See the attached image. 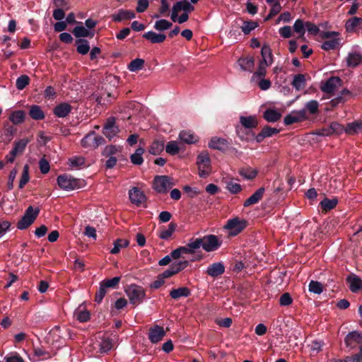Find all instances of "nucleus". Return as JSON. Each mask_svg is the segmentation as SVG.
Returning <instances> with one entry per match:
<instances>
[{"instance_id":"nucleus-61","label":"nucleus","mask_w":362,"mask_h":362,"mask_svg":"<svg viewBox=\"0 0 362 362\" xmlns=\"http://www.w3.org/2000/svg\"><path fill=\"white\" fill-rule=\"evenodd\" d=\"M293 302V299L288 293H283L279 298V304L281 306L290 305Z\"/></svg>"},{"instance_id":"nucleus-38","label":"nucleus","mask_w":362,"mask_h":362,"mask_svg":"<svg viewBox=\"0 0 362 362\" xmlns=\"http://www.w3.org/2000/svg\"><path fill=\"white\" fill-rule=\"evenodd\" d=\"M74 316L76 318L81 322H87L90 319V313L84 308L79 306L74 312Z\"/></svg>"},{"instance_id":"nucleus-8","label":"nucleus","mask_w":362,"mask_h":362,"mask_svg":"<svg viewBox=\"0 0 362 362\" xmlns=\"http://www.w3.org/2000/svg\"><path fill=\"white\" fill-rule=\"evenodd\" d=\"M194 7L190 4L187 0L180 1L176 2L172 8L171 19L173 21L176 22L178 13L183 11L185 12H192Z\"/></svg>"},{"instance_id":"nucleus-12","label":"nucleus","mask_w":362,"mask_h":362,"mask_svg":"<svg viewBox=\"0 0 362 362\" xmlns=\"http://www.w3.org/2000/svg\"><path fill=\"white\" fill-rule=\"evenodd\" d=\"M129 197L131 202L137 206H141L146 199L144 193L136 187L129 191Z\"/></svg>"},{"instance_id":"nucleus-19","label":"nucleus","mask_w":362,"mask_h":362,"mask_svg":"<svg viewBox=\"0 0 362 362\" xmlns=\"http://www.w3.org/2000/svg\"><path fill=\"white\" fill-rule=\"evenodd\" d=\"M225 272V267L221 262H215L209 265L206 273L211 277H216L223 274Z\"/></svg>"},{"instance_id":"nucleus-18","label":"nucleus","mask_w":362,"mask_h":362,"mask_svg":"<svg viewBox=\"0 0 362 362\" xmlns=\"http://www.w3.org/2000/svg\"><path fill=\"white\" fill-rule=\"evenodd\" d=\"M262 59L259 62L270 66L273 63V54L272 49L268 45H263L261 49Z\"/></svg>"},{"instance_id":"nucleus-32","label":"nucleus","mask_w":362,"mask_h":362,"mask_svg":"<svg viewBox=\"0 0 362 362\" xmlns=\"http://www.w3.org/2000/svg\"><path fill=\"white\" fill-rule=\"evenodd\" d=\"M291 84L296 88V90L298 91L304 89L306 86V80L305 75L301 74L296 75L293 77Z\"/></svg>"},{"instance_id":"nucleus-52","label":"nucleus","mask_w":362,"mask_h":362,"mask_svg":"<svg viewBox=\"0 0 362 362\" xmlns=\"http://www.w3.org/2000/svg\"><path fill=\"white\" fill-rule=\"evenodd\" d=\"M226 189L232 194H238L241 192L242 187L240 184L229 180L226 182Z\"/></svg>"},{"instance_id":"nucleus-4","label":"nucleus","mask_w":362,"mask_h":362,"mask_svg":"<svg viewBox=\"0 0 362 362\" xmlns=\"http://www.w3.org/2000/svg\"><path fill=\"white\" fill-rule=\"evenodd\" d=\"M339 33L337 32L322 33V37L327 39V40L325 41L321 45L322 49L326 51H329L337 48L340 44V39L337 37Z\"/></svg>"},{"instance_id":"nucleus-43","label":"nucleus","mask_w":362,"mask_h":362,"mask_svg":"<svg viewBox=\"0 0 362 362\" xmlns=\"http://www.w3.org/2000/svg\"><path fill=\"white\" fill-rule=\"evenodd\" d=\"M77 52L81 54H86L90 50L88 42L86 40L79 39L76 41Z\"/></svg>"},{"instance_id":"nucleus-15","label":"nucleus","mask_w":362,"mask_h":362,"mask_svg":"<svg viewBox=\"0 0 362 362\" xmlns=\"http://www.w3.org/2000/svg\"><path fill=\"white\" fill-rule=\"evenodd\" d=\"M165 335L164 329L158 325H155L149 329L148 338L153 343L161 341Z\"/></svg>"},{"instance_id":"nucleus-25","label":"nucleus","mask_w":362,"mask_h":362,"mask_svg":"<svg viewBox=\"0 0 362 362\" xmlns=\"http://www.w3.org/2000/svg\"><path fill=\"white\" fill-rule=\"evenodd\" d=\"M344 132L350 135L362 133V121H355L348 123L344 129Z\"/></svg>"},{"instance_id":"nucleus-59","label":"nucleus","mask_w":362,"mask_h":362,"mask_svg":"<svg viewBox=\"0 0 362 362\" xmlns=\"http://www.w3.org/2000/svg\"><path fill=\"white\" fill-rule=\"evenodd\" d=\"M30 81V78L26 75H22L20 77H18L16 80V88L18 90H23L27 85H28Z\"/></svg>"},{"instance_id":"nucleus-34","label":"nucleus","mask_w":362,"mask_h":362,"mask_svg":"<svg viewBox=\"0 0 362 362\" xmlns=\"http://www.w3.org/2000/svg\"><path fill=\"white\" fill-rule=\"evenodd\" d=\"M263 117L269 122H275L280 119L281 115L276 110L268 109L264 112Z\"/></svg>"},{"instance_id":"nucleus-28","label":"nucleus","mask_w":362,"mask_h":362,"mask_svg":"<svg viewBox=\"0 0 362 362\" xmlns=\"http://www.w3.org/2000/svg\"><path fill=\"white\" fill-rule=\"evenodd\" d=\"M344 127L337 122H332L330 126L327 129L322 130V134L324 136H329L332 134H341L344 132Z\"/></svg>"},{"instance_id":"nucleus-42","label":"nucleus","mask_w":362,"mask_h":362,"mask_svg":"<svg viewBox=\"0 0 362 362\" xmlns=\"http://www.w3.org/2000/svg\"><path fill=\"white\" fill-rule=\"evenodd\" d=\"M129 240H126V239H117L115 242H114V247L113 248L110 250V253L112 254H117L119 252L120 250L122 248H124L126 247H127L129 245Z\"/></svg>"},{"instance_id":"nucleus-36","label":"nucleus","mask_w":362,"mask_h":362,"mask_svg":"<svg viewBox=\"0 0 362 362\" xmlns=\"http://www.w3.org/2000/svg\"><path fill=\"white\" fill-rule=\"evenodd\" d=\"M144 151H145V150L144 148H142V147L138 148L135 151L134 153L131 155V156H130L131 162L134 165H141L144 162V158H143L142 156H143Z\"/></svg>"},{"instance_id":"nucleus-60","label":"nucleus","mask_w":362,"mask_h":362,"mask_svg":"<svg viewBox=\"0 0 362 362\" xmlns=\"http://www.w3.org/2000/svg\"><path fill=\"white\" fill-rule=\"evenodd\" d=\"M120 281L119 276H115L111 279L105 280L101 282L103 285L106 288H115Z\"/></svg>"},{"instance_id":"nucleus-24","label":"nucleus","mask_w":362,"mask_h":362,"mask_svg":"<svg viewBox=\"0 0 362 362\" xmlns=\"http://www.w3.org/2000/svg\"><path fill=\"white\" fill-rule=\"evenodd\" d=\"M346 64L349 67H356L362 64V54L359 52H353L348 54Z\"/></svg>"},{"instance_id":"nucleus-44","label":"nucleus","mask_w":362,"mask_h":362,"mask_svg":"<svg viewBox=\"0 0 362 362\" xmlns=\"http://www.w3.org/2000/svg\"><path fill=\"white\" fill-rule=\"evenodd\" d=\"M25 112L23 110H18L13 112L10 117L9 119L11 122L15 124H18L22 123L24 121Z\"/></svg>"},{"instance_id":"nucleus-48","label":"nucleus","mask_w":362,"mask_h":362,"mask_svg":"<svg viewBox=\"0 0 362 362\" xmlns=\"http://www.w3.org/2000/svg\"><path fill=\"white\" fill-rule=\"evenodd\" d=\"M99 346L100 353H106L113 347L112 340L110 338H103Z\"/></svg>"},{"instance_id":"nucleus-29","label":"nucleus","mask_w":362,"mask_h":362,"mask_svg":"<svg viewBox=\"0 0 362 362\" xmlns=\"http://www.w3.org/2000/svg\"><path fill=\"white\" fill-rule=\"evenodd\" d=\"M143 37L149 40L151 43H161L166 38L164 34H157L153 31H148L143 35Z\"/></svg>"},{"instance_id":"nucleus-6","label":"nucleus","mask_w":362,"mask_h":362,"mask_svg":"<svg viewBox=\"0 0 362 362\" xmlns=\"http://www.w3.org/2000/svg\"><path fill=\"white\" fill-rule=\"evenodd\" d=\"M173 184L169 177L165 175L156 176L153 180V189L158 193L168 192Z\"/></svg>"},{"instance_id":"nucleus-17","label":"nucleus","mask_w":362,"mask_h":362,"mask_svg":"<svg viewBox=\"0 0 362 362\" xmlns=\"http://www.w3.org/2000/svg\"><path fill=\"white\" fill-rule=\"evenodd\" d=\"M113 21L121 22L135 18V13L132 11L119 9L111 16Z\"/></svg>"},{"instance_id":"nucleus-35","label":"nucleus","mask_w":362,"mask_h":362,"mask_svg":"<svg viewBox=\"0 0 362 362\" xmlns=\"http://www.w3.org/2000/svg\"><path fill=\"white\" fill-rule=\"evenodd\" d=\"M190 295V291L187 287H180L177 289H173L170 292V296L173 299H178L180 297H187Z\"/></svg>"},{"instance_id":"nucleus-41","label":"nucleus","mask_w":362,"mask_h":362,"mask_svg":"<svg viewBox=\"0 0 362 362\" xmlns=\"http://www.w3.org/2000/svg\"><path fill=\"white\" fill-rule=\"evenodd\" d=\"M338 203V199L337 198H334L332 199H329L327 198L324 199L320 202V206L322 209V211H325V212L330 211L331 209H334Z\"/></svg>"},{"instance_id":"nucleus-39","label":"nucleus","mask_w":362,"mask_h":362,"mask_svg":"<svg viewBox=\"0 0 362 362\" xmlns=\"http://www.w3.org/2000/svg\"><path fill=\"white\" fill-rule=\"evenodd\" d=\"M176 227V223L173 222L170 223L168 228L163 229L159 233L158 237L163 240L169 239L175 231Z\"/></svg>"},{"instance_id":"nucleus-56","label":"nucleus","mask_w":362,"mask_h":362,"mask_svg":"<svg viewBox=\"0 0 362 362\" xmlns=\"http://www.w3.org/2000/svg\"><path fill=\"white\" fill-rule=\"evenodd\" d=\"M258 24L254 21H245L241 27L242 31L245 35H248L252 30L255 29Z\"/></svg>"},{"instance_id":"nucleus-57","label":"nucleus","mask_w":362,"mask_h":362,"mask_svg":"<svg viewBox=\"0 0 362 362\" xmlns=\"http://www.w3.org/2000/svg\"><path fill=\"white\" fill-rule=\"evenodd\" d=\"M69 166L71 168H78L85 164V158L82 156H76L69 160Z\"/></svg>"},{"instance_id":"nucleus-14","label":"nucleus","mask_w":362,"mask_h":362,"mask_svg":"<svg viewBox=\"0 0 362 362\" xmlns=\"http://www.w3.org/2000/svg\"><path fill=\"white\" fill-rule=\"evenodd\" d=\"M306 118L305 110L293 111L284 117L286 125H290L296 122L304 120Z\"/></svg>"},{"instance_id":"nucleus-46","label":"nucleus","mask_w":362,"mask_h":362,"mask_svg":"<svg viewBox=\"0 0 362 362\" xmlns=\"http://www.w3.org/2000/svg\"><path fill=\"white\" fill-rule=\"evenodd\" d=\"M180 147L177 141H169L165 146V151L170 155H176L180 152Z\"/></svg>"},{"instance_id":"nucleus-9","label":"nucleus","mask_w":362,"mask_h":362,"mask_svg":"<svg viewBox=\"0 0 362 362\" xmlns=\"http://www.w3.org/2000/svg\"><path fill=\"white\" fill-rule=\"evenodd\" d=\"M202 247L206 252H211L217 250L221 243L218 238L214 235H209L201 238Z\"/></svg>"},{"instance_id":"nucleus-33","label":"nucleus","mask_w":362,"mask_h":362,"mask_svg":"<svg viewBox=\"0 0 362 362\" xmlns=\"http://www.w3.org/2000/svg\"><path fill=\"white\" fill-rule=\"evenodd\" d=\"M30 142L28 139H23L14 142V146L11 150L16 156L21 155Z\"/></svg>"},{"instance_id":"nucleus-5","label":"nucleus","mask_w":362,"mask_h":362,"mask_svg":"<svg viewBox=\"0 0 362 362\" xmlns=\"http://www.w3.org/2000/svg\"><path fill=\"white\" fill-rule=\"evenodd\" d=\"M246 224L245 220H240L239 218L235 217L227 221L225 228L229 230L230 235L235 236L246 227Z\"/></svg>"},{"instance_id":"nucleus-40","label":"nucleus","mask_w":362,"mask_h":362,"mask_svg":"<svg viewBox=\"0 0 362 362\" xmlns=\"http://www.w3.org/2000/svg\"><path fill=\"white\" fill-rule=\"evenodd\" d=\"M29 115L33 119L35 120H40L45 117L43 111L38 105L31 106L30 108Z\"/></svg>"},{"instance_id":"nucleus-53","label":"nucleus","mask_w":362,"mask_h":362,"mask_svg":"<svg viewBox=\"0 0 362 362\" xmlns=\"http://www.w3.org/2000/svg\"><path fill=\"white\" fill-rule=\"evenodd\" d=\"M309 291L316 294H320L323 291V286L319 281H311L309 284Z\"/></svg>"},{"instance_id":"nucleus-58","label":"nucleus","mask_w":362,"mask_h":362,"mask_svg":"<svg viewBox=\"0 0 362 362\" xmlns=\"http://www.w3.org/2000/svg\"><path fill=\"white\" fill-rule=\"evenodd\" d=\"M305 110L310 114L314 115L318 112L319 103L317 100H310L305 104Z\"/></svg>"},{"instance_id":"nucleus-22","label":"nucleus","mask_w":362,"mask_h":362,"mask_svg":"<svg viewBox=\"0 0 362 362\" xmlns=\"http://www.w3.org/2000/svg\"><path fill=\"white\" fill-rule=\"evenodd\" d=\"M241 70L252 72L255 66V59L252 57H242L238 60Z\"/></svg>"},{"instance_id":"nucleus-45","label":"nucleus","mask_w":362,"mask_h":362,"mask_svg":"<svg viewBox=\"0 0 362 362\" xmlns=\"http://www.w3.org/2000/svg\"><path fill=\"white\" fill-rule=\"evenodd\" d=\"M164 149V143L160 141H154L149 148V153L153 155L160 153Z\"/></svg>"},{"instance_id":"nucleus-13","label":"nucleus","mask_w":362,"mask_h":362,"mask_svg":"<svg viewBox=\"0 0 362 362\" xmlns=\"http://www.w3.org/2000/svg\"><path fill=\"white\" fill-rule=\"evenodd\" d=\"M119 132V127L115 125V120L113 117H110L103 127V133L110 140L115 136Z\"/></svg>"},{"instance_id":"nucleus-50","label":"nucleus","mask_w":362,"mask_h":362,"mask_svg":"<svg viewBox=\"0 0 362 362\" xmlns=\"http://www.w3.org/2000/svg\"><path fill=\"white\" fill-rule=\"evenodd\" d=\"M305 23L302 20L298 19L295 21L293 25V30L296 33L299 34V37H303L305 32Z\"/></svg>"},{"instance_id":"nucleus-26","label":"nucleus","mask_w":362,"mask_h":362,"mask_svg":"<svg viewBox=\"0 0 362 362\" xmlns=\"http://www.w3.org/2000/svg\"><path fill=\"white\" fill-rule=\"evenodd\" d=\"M71 110V106L66 103L57 105L54 109V114L58 117H65Z\"/></svg>"},{"instance_id":"nucleus-54","label":"nucleus","mask_w":362,"mask_h":362,"mask_svg":"<svg viewBox=\"0 0 362 362\" xmlns=\"http://www.w3.org/2000/svg\"><path fill=\"white\" fill-rule=\"evenodd\" d=\"M240 175L247 180H252L257 176V172L252 168H245L240 170Z\"/></svg>"},{"instance_id":"nucleus-11","label":"nucleus","mask_w":362,"mask_h":362,"mask_svg":"<svg viewBox=\"0 0 362 362\" xmlns=\"http://www.w3.org/2000/svg\"><path fill=\"white\" fill-rule=\"evenodd\" d=\"M188 261H180L173 264L170 267L160 274L163 279L169 278L180 271L183 270L188 266Z\"/></svg>"},{"instance_id":"nucleus-16","label":"nucleus","mask_w":362,"mask_h":362,"mask_svg":"<svg viewBox=\"0 0 362 362\" xmlns=\"http://www.w3.org/2000/svg\"><path fill=\"white\" fill-rule=\"evenodd\" d=\"M344 341L346 346L352 349L358 344H362V335L359 332L354 331L346 335Z\"/></svg>"},{"instance_id":"nucleus-51","label":"nucleus","mask_w":362,"mask_h":362,"mask_svg":"<svg viewBox=\"0 0 362 362\" xmlns=\"http://www.w3.org/2000/svg\"><path fill=\"white\" fill-rule=\"evenodd\" d=\"M172 25H173V24L170 21L165 20V19H161V20L157 21L155 23L154 28L157 30L162 31V30H168V29L172 27Z\"/></svg>"},{"instance_id":"nucleus-10","label":"nucleus","mask_w":362,"mask_h":362,"mask_svg":"<svg viewBox=\"0 0 362 362\" xmlns=\"http://www.w3.org/2000/svg\"><path fill=\"white\" fill-rule=\"evenodd\" d=\"M341 86V80L340 78L333 76L329 78L323 85L321 86V90L329 94H333Z\"/></svg>"},{"instance_id":"nucleus-49","label":"nucleus","mask_w":362,"mask_h":362,"mask_svg":"<svg viewBox=\"0 0 362 362\" xmlns=\"http://www.w3.org/2000/svg\"><path fill=\"white\" fill-rule=\"evenodd\" d=\"M269 66V65H265L263 63L259 62L257 70L253 74L252 76V80L255 81L256 78H262L266 75L267 73V67Z\"/></svg>"},{"instance_id":"nucleus-64","label":"nucleus","mask_w":362,"mask_h":362,"mask_svg":"<svg viewBox=\"0 0 362 362\" xmlns=\"http://www.w3.org/2000/svg\"><path fill=\"white\" fill-rule=\"evenodd\" d=\"M107 292V288L100 283L98 291L95 294V300L100 303Z\"/></svg>"},{"instance_id":"nucleus-21","label":"nucleus","mask_w":362,"mask_h":362,"mask_svg":"<svg viewBox=\"0 0 362 362\" xmlns=\"http://www.w3.org/2000/svg\"><path fill=\"white\" fill-rule=\"evenodd\" d=\"M240 123L245 129H255L258 125V120L256 116H240Z\"/></svg>"},{"instance_id":"nucleus-62","label":"nucleus","mask_w":362,"mask_h":362,"mask_svg":"<svg viewBox=\"0 0 362 362\" xmlns=\"http://www.w3.org/2000/svg\"><path fill=\"white\" fill-rule=\"evenodd\" d=\"M281 4H279V2H278V1L274 2L272 4V8L270 10V12L266 19L268 20V19L272 18L273 16H276L281 11Z\"/></svg>"},{"instance_id":"nucleus-47","label":"nucleus","mask_w":362,"mask_h":362,"mask_svg":"<svg viewBox=\"0 0 362 362\" xmlns=\"http://www.w3.org/2000/svg\"><path fill=\"white\" fill-rule=\"evenodd\" d=\"M144 65V60L142 59H135L132 60L128 65V69L131 71H138L143 69Z\"/></svg>"},{"instance_id":"nucleus-37","label":"nucleus","mask_w":362,"mask_h":362,"mask_svg":"<svg viewBox=\"0 0 362 362\" xmlns=\"http://www.w3.org/2000/svg\"><path fill=\"white\" fill-rule=\"evenodd\" d=\"M72 33L76 37H84L89 36L93 37L94 35V33L93 32H90L82 25L75 27Z\"/></svg>"},{"instance_id":"nucleus-7","label":"nucleus","mask_w":362,"mask_h":362,"mask_svg":"<svg viewBox=\"0 0 362 362\" xmlns=\"http://www.w3.org/2000/svg\"><path fill=\"white\" fill-rule=\"evenodd\" d=\"M59 187L64 190H74L79 187L78 180L67 175H61L57 177Z\"/></svg>"},{"instance_id":"nucleus-23","label":"nucleus","mask_w":362,"mask_h":362,"mask_svg":"<svg viewBox=\"0 0 362 362\" xmlns=\"http://www.w3.org/2000/svg\"><path fill=\"white\" fill-rule=\"evenodd\" d=\"M179 139L187 144H195L198 141V137L189 130H182L180 132Z\"/></svg>"},{"instance_id":"nucleus-55","label":"nucleus","mask_w":362,"mask_h":362,"mask_svg":"<svg viewBox=\"0 0 362 362\" xmlns=\"http://www.w3.org/2000/svg\"><path fill=\"white\" fill-rule=\"evenodd\" d=\"M29 179V167L28 165H25L19 183V187L21 189L23 188V187L28 182Z\"/></svg>"},{"instance_id":"nucleus-27","label":"nucleus","mask_w":362,"mask_h":362,"mask_svg":"<svg viewBox=\"0 0 362 362\" xmlns=\"http://www.w3.org/2000/svg\"><path fill=\"white\" fill-rule=\"evenodd\" d=\"M211 148L223 151L227 148L228 143L226 139L219 137H213L209 143Z\"/></svg>"},{"instance_id":"nucleus-20","label":"nucleus","mask_w":362,"mask_h":362,"mask_svg":"<svg viewBox=\"0 0 362 362\" xmlns=\"http://www.w3.org/2000/svg\"><path fill=\"white\" fill-rule=\"evenodd\" d=\"M264 193V188L260 187L255 191L248 199H247L243 204L245 207H248L251 205L258 203L263 197Z\"/></svg>"},{"instance_id":"nucleus-2","label":"nucleus","mask_w":362,"mask_h":362,"mask_svg":"<svg viewBox=\"0 0 362 362\" xmlns=\"http://www.w3.org/2000/svg\"><path fill=\"white\" fill-rule=\"evenodd\" d=\"M40 213V209H34L32 206L28 207L21 219L17 223V228L20 230H24L31 226L37 218Z\"/></svg>"},{"instance_id":"nucleus-1","label":"nucleus","mask_w":362,"mask_h":362,"mask_svg":"<svg viewBox=\"0 0 362 362\" xmlns=\"http://www.w3.org/2000/svg\"><path fill=\"white\" fill-rule=\"evenodd\" d=\"M126 294L129 298V302L134 305H137L143 302L145 296V290L136 284H132L125 289Z\"/></svg>"},{"instance_id":"nucleus-30","label":"nucleus","mask_w":362,"mask_h":362,"mask_svg":"<svg viewBox=\"0 0 362 362\" xmlns=\"http://www.w3.org/2000/svg\"><path fill=\"white\" fill-rule=\"evenodd\" d=\"M346 280L349 283V288L352 292H358L362 288V280L358 276L355 275L349 276Z\"/></svg>"},{"instance_id":"nucleus-31","label":"nucleus","mask_w":362,"mask_h":362,"mask_svg":"<svg viewBox=\"0 0 362 362\" xmlns=\"http://www.w3.org/2000/svg\"><path fill=\"white\" fill-rule=\"evenodd\" d=\"M361 18L353 17L347 20L345 23V28L348 33L356 31V28H361Z\"/></svg>"},{"instance_id":"nucleus-63","label":"nucleus","mask_w":362,"mask_h":362,"mask_svg":"<svg viewBox=\"0 0 362 362\" xmlns=\"http://www.w3.org/2000/svg\"><path fill=\"white\" fill-rule=\"evenodd\" d=\"M119 151L120 149L119 147L113 145H109L105 148L103 154L107 157L113 156V155L116 154Z\"/></svg>"},{"instance_id":"nucleus-3","label":"nucleus","mask_w":362,"mask_h":362,"mask_svg":"<svg viewBox=\"0 0 362 362\" xmlns=\"http://www.w3.org/2000/svg\"><path fill=\"white\" fill-rule=\"evenodd\" d=\"M199 175L202 177H206L211 171V160L207 152H202L197 158Z\"/></svg>"}]
</instances>
